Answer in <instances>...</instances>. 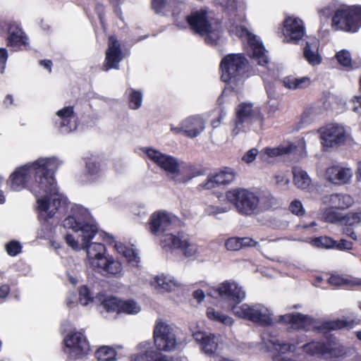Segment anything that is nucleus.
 <instances>
[{
    "mask_svg": "<svg viewBox=\"0 0 361 361\" xmlns=\"http://www.w3.org/2000/svg\"><path fill=\"white\" fill-rule=\"evenodd\" d=\"M228 202L232 203L238 212L245 215H252L259 211V198L254 192L237 188L226 192Z\"/></svg>",
    "mask_w": 361,
    "mask_h": 361,
    "instance_id": "obj_6",
    "label": "nucleus"
},
{
    "mask_svg": "<svg viewBox=\"0 0 361 361\" xmlns=\"http://www.w3.org/2000/svg\"><path fill=\"white\" fill-rule=\"evenodd\" d=\"M305 25L302 19L294 16L285 18L282 28L285 42L298 44L305 37Z\"/></svg>",
    "mask_w": 361,
    "mask_h": 361,
    "instance_id": "obj_15",
    "label": "nucleus"
},
{
    "mask_svg": "<svg viewBox=\"0 0 361 361\" xmlns=\"http://www.w3.org/2000/svg\"><path fill=\"white\" fill-rule=\"evenodd\" d=\"M303 351L309 355H319L323 357L325 344L319 342H311L302 346Z\"/></svg>",
    "mask_w": 361,
    "mask_h": 361,
    "instance_id": "obj_44",
    "label": "nucleus"
},
{
    "mask_svg": "<svg viewBox=\"0 0 361 361\" xmlns=\"http://www.w3.org/2000/svg\"><path fill=\"white\" fill-rule=\"evenodd\" d=\"M241 248L245 247H254L257 245V242L250 238H240Z\"/></svg>",
    "mask_w": 361,
    "mask_h": 361,
    "instance_id": "obj_59",
    "label": "nucleus"
},
{
    "mask_svg": "<svg viewBox=\"0 0 361 361\" xmlns=\"http://www.w3.org/2000/svg\"><path fill=\"white\" fill-rule=\"evenodd\" d=\"M312 243L318 247L332 248L336 247V242L329 237L324 236L315 238L312 240Z\"/></svg>",
    "mask_w": 361,
    "mask_h": 361,
    "instance_id": "obj_49",
    "label": "nucleus"
},
{
    "mask_svg": "<svg viewBox=\"0 0 361 361\" xmlns=\"http://www.w3.org/2000/svg\"><path fill=\"white\" fill-rule=\"evenodd\" d=\"M319 42L315 39L307 41L303 48V57L312 66H317L322 63V57L319 53Z\"/></svg>",
    "mask_w": 361,
    "mask_h": 361,
    "instance_id": "obj_30",
    "label": "nucleus"
},
{
    "mask_svg": "<svg viewBox=\"0 0 361 361\" xmlns=\"http://www.w3.org/2000/svg\"><path fill=\"white\" fill-rule=\"evenodd\" d=\"M128 93L130 108L134 110L140 109L142 104V93L133 88L129 89Z\"/></svg>",
    "mask_w": 361,
    "mask_h": 361,
    "instance_id": "obj_43",
    "label": "nucleus"
},
{
    "mask_svg": "<svg viewBox=\"0 0 361 361\" xmlns=\"http://www.w3.org/2000/svg\"><path fill=\"white\" fill-rule=\"evenodd\" d=\"M192 337L200 346L202 352L211 356L217 350L219 337L214 334L201 331L197 326H190Z\"/></svg>",
    "mask_w": 361,
    "mask_h": 361,
    "instance_id": "obj_19",
    "label": "nucleus"
},
{
    "mask_svg": "<svg viewBox=\"0 0 361 361\" xmlns=\"http://www.w3.org/2000/svg\"><path fill=\"white\" fill-rule=\"evenodd\" d=\"M154 342L159 350L171 352L181 344L174 329L166 322L159 319L154 329Z\"/></svg>",
    "mask_w": 361,
    "mask_h": 361,
    "instance_id": "obj_9",
    "label": "nucleus"
},
{
    "mask_svg": "<svg viewBox=\"0 0 361 361\" xmlns=\"http://www.w3.org/2000/svg\"><path fill=\"white\" fill-rule=\"evenodd\" d=\"M10 291V288L7 285H3L0 287V302H2Z\"/></svg>",
    "mask_w": 361,
    "mask_h": 361,
    "instance_id": "obj_63",
    "label": "nucleus"
},
{
    "mask_svg": "<svg viewBox=\"0 0 361 361\" xmlns=\"http://www.w3.org/2000/svg\"><path fill=\"white\" fill-rule=\"evenodd\" d=\"M345 354L343 345L337 343H328L325 344V350L323 352V358L332 359L339 357Z\"/></svg>",
    "mask_w": 361,
    "mask_h": 361,
    "instance_id": "obj_39",
    "label": "nucleus"
},
{
    "mask_svg": "<svg viewBox=\"0 0 361 361\" xmlns=\"http://www.w3.org/2000/svg\"><path fill=\"white\" fill-rule=\"evenodd\" d=\"M226 114V111H224V110H221V113H220V114H219V117H218V118H216V119H214V120H212V122H211V125H212V126L214 128H217V127L220 125V123H221V121H222V120L224 119V118L225 117Z\"/></svg>",
    "mask_w": 361,
    "mask_h": 361,
    "instance_id": "obj_62",
    "label": "nucleus"
},
{
    "mask_svg": "<svg viewBox=\"0 0 361 361\" xmlns=\"http://www.w3.org/2000/svg\"><path fill=\"white\" fill-rule=\"evenodd\" d=\"M150 285L159 293L170 292L177 286L175 281L164 276L154 277L150 281Z\"/></svg>",
    "mask_w": 361,
    "mask_h": 361,
    "instance_id": "obj_33",
    "label": "nucleus"
},
{
    "mask_svg": "<svg viewBox=\"0 0 361 361\" xmlns=\"http://www.w3.org/2000/svg\"><path fill=\"white\" fill-rule=\"evenodd\" d=\"M176 25L180 28L187 25L196 33L205 37V42L210 45L216 44L222 33L220 25L214 21L212 13L207 8L192 11L182 19L175 18Z\"/></svg>",
    "mask_w": 361,
    "mask_h": 361,
    "instance_id": "obj_3",
    "label": "nucleus"
},
{
    "mask_svg": "<svg viewBox=\"0 0 361 361\" xmlns=\"http://www.w3.org/2000/svg\"><path fill=\"white\" fill-rule=\"evenodd\" d=\"M293 181L295 185L300 189L306 190L312 183V180L307 173L298 167L293 169Z\"/></svg>",
    "mask_w": 361,
    "mask_h": 361,
    "instance_id": "obj_37",
    "label": "nucleus"
},
{
    "mask_svg": "<svg viewBox=\"0 0 361 361\" xmlns=\"http://www.w3.org/2000/svg\"><path fill=\"white\" fill-rule=\"evenodd\" d=\"M283 85L290 90L305 89L311 84V79L307 76L302 78H295L294 76H287L283 80Z\"/></svg>",
    "mask_w": 361,
    "mask_h": 361,
    "instance_id": "obj_36",
    "label": "nucleus"
},
{
    "mask_svg": "<svg viewBox=\"0 0 361 361\" xmlns=\"http://www.w3.org/2000/svg\"><path fill=\"white\" fill-rule=\"evenodd\" d=\"M56 116L55 124L62 133H69L77 128V117L73 106L62 108L56 113Z\"/></svg>",
    "mask_w": 361,
    "mask_h": 361,
    "instance_id": "obj_21",
    "label": "nucleus"
},
{
    "mask_svg": "<svg viewBox=\"0 0 361 361\" xmlns=\"http://www.w3.org/2000/svg\"><path fill=\"white\" fill-rule=\"evenodd\" d=\"M201 175V170L195 165L180 161L171 180L177 183H186L193 178Z\"/></svg>",
    "mask_w": 361,
    "mask_h": 361,
    "instance_id": "obj_27",
    "label": "nucleus"
},
{
    "mask_svg": "<svg viewBox=\"0 0 361 361\" xmlns=\"http://www.w3.org/2000/svg\"><path fill=\"white\" fill-rule=\"evenodd\" d=\"M336 59L338 63L345 68H350L352 66V58L350 53L346 50L343 49L336 54Z\"/></svg>",
    "mask_w": 361,
    "mask_h": 361,
    "instance_id": "obj_47",
    "label": "nucleus"
},
{
    "mask_svg": "<svg viewBox=\"0 0 361 361\" xmlns=\"http://www.w3.org/2000/svg\"><path fill=\"white\" fill-rule=\"evenodd\" d=\"M95 356L100 361H114L116 360L115 350L108 346L100 347L96 351Z\"/></svg>",
    "mask_w": 361,
    "mask_h": 361,
    "instance_id": "obj_42",
    "label": "nucleus"
},
{
    "mask_svg": "<svg viewBox=\"0 0 361 361\" xmlns=\"http://www.w3.org/2000/svg\"><path fill=\"white\" fill-rule=\"evenodd\" d=\"M276 321L281 323L290 324L291 327L295 329L310 331L317 327L315 322L311 317L300 313L281 315Z\"/></svg>",
    "mask_w": 361,
    "mask_h": 361,
    "instance_id": "obj_23",
    "label": "nucleus"
},
{
    "mask_svg": "<svg viewBox=\"0 0 361 361\" xmlns=\"http://www.w3.org/2000/svg\"><path fill=\"white\" fill-rule=\"evenodd\" d=\"M21 245L17 241H11L6 245L8 254L11 256H16L21 251Z\"/></svg>",
    "mask_w": 361,
    "mask_h": 361,
    "instance_id": "obj_53",
    "label": "nucleus"
},
{
    "mask_svg": "<svg viewBox=\"0 0 361 361\" xmlns=\"http://www.w3.org/2000/svg\"><path fill=\"white\" fill-rule=\"evenodd\" d=\"M161 243L164 248L178 249L187 258H195L200 253V247L187 234L166 233L163 235Z\"/></svg>",
    "mask_w": 361,
    "mask_h": 361,
    "instance_id": "obj_10",
    "label": "nucleus"
},
{
    "mask_svg": "<svg viewBox=\"0 0 361 361\" xmlns=\"http://www.w3.org/2000/svg\"><path fill=\"white\" fill-rule=\"evenodd\" d=\"M295 149L293 144L281 145L277 147H267L260 153L261 159L264 161H269V158H274L281 155L292 153Z\"/></svg>",
    "mask_w": 361,
    "mask_h": 361,
    "instance_id": "obj_32",
    "label": "nucleus"
},
{
    "mask_svg": "<svg viewBox=\"0 0 361 361\" xmlns=\"http://www.w3.org/2000/svg\"><path fill=\"white\" fill-rule=\"evenodd\" d=\"M63 226L72 229L75 235L68 234L66 243L74 250H85L86 262L94 269L108 255L106 246L92 240L98 234L107 243L114 242V237L104 232H99L98 226L89 211L81 205H73L70 214L63 220Z\"/></svg>",
    "mask_w": 361,
    "mask_h": 361,
    "instance_id": "obj_2",
    "label": "nucleus"
},
{
    "mask_svg": "<svg viewBox=\"0 0 361 361\" xmlns=\"http://www.w3.org/2000/svg\"><path fill=\"white\" fill-rule=\"evenodd\" d=\"M228 211L227 207L209 205L206 207L205 212L208 215L217 216L219 214L225 213Z\"/></svg>",
    "mask_w": 361,
    "mask_h": 361,
    "instance_id": "obj_56",
    "label": "nucleus"
},
{
    "mask_svg": "<svg viewBox=\"0 0 361 361\" xmlns=\"http://www.w3.org/2000/svg\"><path fill=\"white\" fill-rule=\"evenodd\" d=\"M257 154L258 150L255 148H252L244 154L242 157V160L247 164H250L256 159Z\"/></svg>",
    "mask_w": 361,
    "mask_h": 361,
    "instance_id": "obj_58",
    "label": "nucleus"
},
{
    "mask_svg": "<svg viewBox=\"0 0 361 361\" xmlns=\"http://www.w3.org/2000/svg\"><path fill=\"white\" fill-rule=\"evenodd\" d=\"M215 180L214 175L209 176L207 180L200 185V187L204 190H212L215 188L219 186Z\"/></svg>",
    "mask_w": 361,
    "mask_h": 361,
    "instance_id": "obj_57",
    "label": "nucleus"
},
{
    "mask_svg": "<svg viewBox=\"0 0 361 361\" xmlns=\"http://www.w3.org/2000/svg\"><path fill=\"white\" fill-rule=\"evenodd\" d=\"M336 246L340 250H350L352 248V243L346 240H341Z\"/></svg>",
    "mask_w": 361,
    "mask_h": 361,
    "instance_id": "obj_64",
    "label": "nucleus"
},
{
    "mask_svg": "<svg viewBox=\"0 0 361 361\" xmlns=\"http://www.w3.org/2000/svg\"><path fill=\"white\" fill-rule=\"evenodd\" d=\"M61 161L56 157H40L32 161V176L29 190L36 197L38 218L49 234L66 206V198L59 192L54 173Z\"/></svg>",
    "mask_w": 361,
    "mask_h": 361,
    "instance_id": "obj_1",
    "label": "nucleus"
},
{
    "mask_svg": "<svg viewBox=\"0 0 361 361\" xmlns=\"http://www.w3.org/2000/svg\"><path fill=\"white\" fill-rule=\"evenodd\" d=\"M290 212L297 216H302L305 214V210L300 200H294L289 205Z\"/></svg>",
    "mask_w": 361,
    "mask_h": 361,
    "instance_id": "obj_51",
    "label": "nucleus"
},
{
    "mask_svg": "<svg viewBox=\"0 0 361 361\" xmlns=\"http://www.w3.org/2000/svg\"><path fill=\"white\" fill-rule=\"evenodd\" d=\"M320 137L323 147H333L345 140L346 132L342 126L329 124L320 129Z\"/></svg>",
    "mask_w": 361,
    "mask_h": 361,
    "instance_id": "obj_20",
    "label": "nucleus"
},
{
    "mask_svg": "<svg viewBox=\"0 0 361 361\" xmlns=\"http://www.w3.org/2000/svg\"><path fill=\"white\" fill-rule=\"evenodd\" d=\"M97 299L107 312H121V300L118 298L111 295H98Z\"/></svg>",
    "mask_w": 361,
    "mask_h": 361,
    "instance_id": "obj_38",
    "label": "nucleus"
},
{
    "mask_svg": "<svg viewBox=\"0 0 361 361\" xmlns=\"http://www.w3.org/2000/svg\"><path fill=\"white\" fill-rule=\"evenodd\" d=\"M178 221V218L166 211L154 212L149 219V231L155 235H159Z\"/></svg>",
    "mask_w": 361,
    "mask_h": 361,
    "instance_id": "obj_18",
    "label": "nucleus"
},
{
    "mask_svg": "<svg viewBox=\"0 0 361 361\" xmlns=\"http://www.w3.org/2000/svg\"><path fill=\"white\" fill-rule=\"evenodd\" d=\"M276 184L281 189H286L290 183V179L285 174H277L274 177Z\"/></svg>",
    "mask_w": 361,
    "mask_h": 361,
    "instance_id": "obj_54",
    "label": "nucleus"
},
{
    "mask_svg": "<svg viewBox=\"0 0 361 361\" xmlns=\"http://www.w3.org/2000/svg\"><path fill=\"white\" fill-rule=\"evenodd\" d=\"M247 64V59L241 54L226 55L222 59L220 65L222 80L228 84L240 82Z\"/></svg>",
    "mask_w": 361,
    "mask_h": 361,
    "instance_id": "obj_8",
    "label": "nucleus"
},
{
    "mask_svg": "<svg viewBox=\"0 0 361 361\" xmlns=\"http://www.w3.org/2000/svg\"><path fill=\"white\" fill-rule=\"evenodd\" d=\"M331 27L335 30L357 32L361 27V6L337 7L332 16Z\"/></svg>",
    "mask_w": 361,
    "mask_h": 361,
    "instance_id": "obj_5",
    "label": "nucleus"
},
{
    "mask_svg": "<svg viewBox=\"0 0 361 361\" xmlns=\"http://www.w3.org/2000/svg\"><path fill=\"white\" fill-rule=\"evenodd\" d=\"M123 53L118 41L114 36H110L108 49L106 51L104 70L106 71L111 68L118 69V64L123 59Z\"/></svg>",
    "mask_w": 361,
    "mask_h": 361,
    "instance_id": "obj_22",
    "label": "nucleus"
},
{
    "mask_svg": "<svg viewBox=\"0 0 361 361\" xmlns=\"http://www.w3.org/2000/svg\"><path fill=\"white\" fill-rule=\"evenodd\" d=\"M226 248L230 251H237L241 249L240 238H230L225 242Z\"/></svg>",
    "mask_w": 361,
    "mask_h": 361,
    "instance_id": "obj_52",
    "label": "nucleus"
},
{
    "mask_svg": "<svg viewBox=\"0 0 361 361\" xmlns=\"http://www.w3.org/2000/svg\"><path fill=\"white\" fill-rule=\"evenodd\" d=\"M236 118L231 130L233 135L236 136L244 132L254 122H261L262 116L259 109L254 107L251 103H241L236 108Z\"/></svg>",
    "mask_w": 361,
    "mask_h": 361,
    "instance_id": "obj_12",
    "label": "nucleus"
},
{
    "mask_svg": "<svg viewBox=\"0 0 361 361\" xmlns=\"http://www.w3.org/2000/svg\"><path fill=\"white\" fill-rule=\"evenodd\" d=\"M322 202L332 208L345 209L353 205V199L347 194L334 193L324 196Z\"/></svg>",
    "mask_w": 361,
    "mask_h": 361,
    "instance_id": "obj_31",
    "label": "nucleus"
},
{
    "mask_svg": "<svg viewBox=\"0 0 361 361\" xmlns=\"http://www.w3.org/2000/svg\"><path fill=\"white\" fill-rule=\"evenodd\" d=\"M85 169L81 177L82 181L84 183H92L99 179L103 172L100 167L99 162L97 159L93 157L85 159Z\"/></svg>",
    "mask_w": 361,
    "mask_h": 361,
    "instance_id": "obj_29",
    "label": "nucleus"
},
{
    "mask_svg": "<svg viewBox=\"0 0 361 361\" xmlns=\"http://www.w3.org/2000/svg\"><path fill=\"white\" fill-rule=\"evenodd\" d=\"M206 314L209 320L225 326H232L234 322L232 317L213 307H207Z\"/></svg>",
    "mask_w": 361,
    "mask_h": 361,
    "instance_id": "obj_34",
    "label": "nucleus"
},
{
    "mask_svg": "<svg viewBox=\"0 0 361 361\" xmlns=\"http://www.w3.org/2000/svg\"><path fill=\"white\" fill-rule=\"evenodd\" d=\"M32 161L17 168L9 176L7 186L13 191L29 190V184L32 176Z\"/></svg>",
    "mask_w": 361,
    "mask_h": 361,
    "instance_id": "obj_17",
    "label": "nucleus"
},
{
    "mask_svg": "<svg viewBox=\"0 0 361 361\" xmlns=\"http://www.w3.org/2000/svg\"><path fill=\"white\" fill-rule=\"evenodd\" d=\"M207 119L203 115H192L183 119L175 126L171 125V130L175 134H183L189 138H195L205 130Z\"/></svg>",
    "mask_w": 361,
    "mask_h": 361,
    "instance_id": "obj_14",
    "label": "nucleus"
},
{
    "mask_svg": "<svg viewBox=\"0 0 361 361\" xmlns=\"http://www.w3.org/2000/svg\"><path fill=\"white\" fill-rule=\"evenodd\" d=\"M140 310V306L134 300H121V312L128 314H135L139 313Z\"/></svg>",
    "mask_w": 361,
    "mask_h": 361,
    "instance_id": "obj_45",
    "label": "nucleus"
},
{
    "mask_svg": "<svg viewBox=\"0 0 361 361\" xmlns=\"http://www.w3.org/2000/svg\"><path fill=\"white\" fill-rule=\"evenodd\" d=\"M360 90H361V77L360 79ZM352 103L353 104V110L355 112H357V109L359 107H361V96H355L352 99Z\"/></svg>",
    "mask_w": 361,
    "mask_h": 361,
    "instance_id": "obj_61",
    "label": "nucleus"
},
{
    "mask_svg": "<svg viewBox=\"0 0 361 361\" xmlns=\"http://www.w3.org/2000/svg\"><path fill=\"white\" fill-rule=\"evenodd\" d=\"M137 350V353L132 355L131 361H171L167 356L157 353L149 341L141 342Z\"/></svg>",
    "mask_w": 361,
    "mask_h": 361,
    "instance_id": "obj_24",
    "label": "nucleus"
},
{
    "mask_svg": "<svg viewBox=\"0 0 361 361\" xmlns=\"http://www.w3.org/2000/svg\"><path fill=\"white\" fill-rule=\"evenodd\" d=\"M336 8L334 4H329L321 8L318 9V13L321 20H327L329 17L334 13H335Z\"/></svg>",
    "mask_w": 361,
    "mask_h": 361,
    "instance_id": "obj_50",
    "label": "nucleus"
},
{
    "mask_svg": "<svg viewBox=\"0 0 361 361\" xmlns=\"http://www.w3.org/2000/svg\"><path fill=\"white\" fill-rule=\"evenodd\" d=\"M166 5L165 0H152V8L157 13H161L162 9L164 8Z\"/></svg>",
    "mask_w": 361,
    "mask_h": 361,
    "instance_id": "obj_60",
    "label": "nucleus"
},
{
    "mask_svg": "<svg viewBox=\"0 0 361 361\" xmlns=\"http://www.w3.org/2000/svg\"><path fill=\"white\" fill-rule=\"evenodd\" d=\"M334 208L325 209L321 214V219L329 223H337L342 220L341 214L334 210Z\"/></svg>",
    "mask_w": 361,
    "mask_h": 361,
    "instance_id": "obj_46",
    "label": "nucleus"
},
{
    "mask_svg": "<svg viewBox=\"0 0 361 361\" xmlns=\"http://www.w3.org/2000/svg\"><path fill=\"white\" fill-rule=\"evenodd\" d=\"M233 314L239 318L246 319L261 325L267 326L272 324L276 319L270 309L262 304L256 303L241 305H232L231 307Z\"/></svg>",
    "mask_w": 361,
    "mask_h": 361,
    "instance_id": "obj_7",
    "label": "nucleus"
},
{
    "mask_svg": "<svg viewBox=\"0 0 361 361\" xmlns=\"http://www.w3.org/2000/svg\"><path fill=\"white\" fill-rule=\"evenodd\" d=\"M214 176L219 186L227 185L233 181L235 178V172L232 169L226 168L224 170L214 174Z\"/></svg>",
    "mask_w": 361,
    "mask_h": 361,
    "instance_id": "obj_40",
    "label": "nucleus"
},
{
    "mask_svg": "<svg viewBox=\"0 0 361 361\" xmlns=\"http://www.w3.org/2000/svg\"><path fill=\"white\" fill-rule=\"evenodd\" d=\"M236 3L232 1L228 6V10L233 11V16L237 17V19L233 20L230 19V26L228 30L231 34L235 35L240 38H245L247 40L250 56L255 61L258 65L265 66L269 63V59L266 54L264 47L262 42L256 35L250 33L244 26L241 25L243 20V15H237L235 13Z\"/></svg>",
    "mask_w": 361,
    "mask_h": 361,
    "instance_id": "obj_4",
    "label": "nucleus"
},
{
    "mask_svg": "<svg viewBox=\"0 0 361 361\" xmlns=\"http://www.w3.org/2000/svg\"><path fill=\"white\" fill-rule=\"evenodd\" d=\"M94 270L104 276L120 278L123 275V269L121 262L109 254L99 265L95 267Z\"/></svg>",
    "mask_w": 361,
    "mask_h": 361,
    "instance_id": "obj_25",
    "label": "nucleus"
},
{
    "mask_svg": "<svg viewBox=\"0 0 361 361\" xmlns=\"http://www.w3.org/2000/svg\"><path fill=\"white\" fill-rule=\"evenodd\" d=\"M353 176V172L350 169L342 167L341 166H332L326 170L325 177L329 182L341 185L349 182Z\"/></svg>",
    "mask_w": 361,
    "mask_h": 361,
    "instance_id": "obj_28",
    "label": "nucleus"
},
{
    "mask_svg": "<svg viewBox=\"0 0 361 361\" xmlns=\"http://www.w3.org/2000/svg\"><path fill=\"white\" fill-rule=\"evenodd\" d=\"M208 294L213 298H219L229 303L238 304L243 301L246 293L243 286L233 280H226L216 287L211 288Z\"/></svg>",
    "mask_w": 361,
    "mask_h": 361,
    "instance_id": "obj_13",
    "label": "nucleus"
},
{
    "mask_svg": "<svg viewBox=\"0 0 361 361\" xmlns=\"http://www.w3.org/2000/svg\"><path fill=\"white\" fill-rule=\"evenodd\" d=\"M93 301V295L87 286H82L79 289V302L83 305H88Z\"/></svg>",
    "mask_w": 361,
    "mask_h": 361,
    "instance_id": "obj_48",
    "label": "nucleus"
},
{
    "mask_svg": "<svg viewBox=\"0 0 361 361\" xmlns=\"http://www.w3.org/2000/svg\"><path fill=\"white\" fill-rule=\"evenodd\" d=\"M66 354L72 357H79L88 353L90 345L82 332L70 331L63 339Z\"/></svg>",
    "mask_w": 361,
    "mask_h": 361,
    "instance_id": "obj_16",
    "label": "nucleus"
},
{
    "mask_svg": "<svg viewBox=\"0 0 361 361\" xmlns=\"http://www.w3.org/2000/svg\"><path fill=\"white\" fill-rule=\"evenodd\" d=\"M114 248L118 254L125 257L128 261V263L132 266H138L140 262V257L137 256V254L135 252L133 248L127 247L122 243L118 242L115 243Z\"/></svg>",
    "mask_w": 361,
    "mask_h": 361,
    "instance_id": "obj_35",
    "label": "nucleus"
},
{
    "mask_svg": "<svg viewBox=\"0 0 361 361\" xmlns=\"http://www.w3.org/2000/svg\"><path fill=\"white\" fill-rule=\"evenodd\" d=\"M7 44L9 47L21 49L27 48L29 42L25 33L22 28L15 22L10 23L8 28Z\"/></svg>",
    "mask_w": 361,
    "mask_h": 361,
    "instance_id": "obj_26",
    "label": "nucleus"
},
{
    "mask_svg": "<svg viewBox=\"0 0 361 361\" xmlns=\"http://www.w3.org/2000/svg\"><path fill=\"white\" fill-rule=\"evenodd\" d=\"M328 282L329 284L341 286H347L348 287H354L361 286V279H348L342 278L339 276L333 275L328 279Z\"/></svg>",
    "mask_w": 361,
    "mask_h": 361,
    "instance_id": "obj_41",
    "label": "nucleus"
},
{
    "mask_svg": "<svg viewBox=\"0 0 361 361\" xmlns=\"http://www.w3.org/2000/svg\"><path fill=\"white\" fill-rule=\"evenodd\" d=\"M345 326V323L341 320L328 322L322 324L323 329L327 330L340 329L344 327Z\"/></svg>",
    "mask_w": 361,
    "mask_h": 361,
    "instance_id": "obj_55",
    "label": "nucleus"
},
{
    "mask_svg": "<svg viewBox=\"0 0 361 361\" xmlns=\"http://www.w3.org/2000/svg\"><path fill=\"white\" fill-rule=\"evenodd\" d=\"M141 151L145 159L155 164L164 171L169 178H172L180 162L177 158L151 147H142Z\"/></svg>",
    "mask_w": 361,
    "mask_h": 361,
    "instance_id": "obj_11",
    "label": "nucleus"
}]
</instances>
